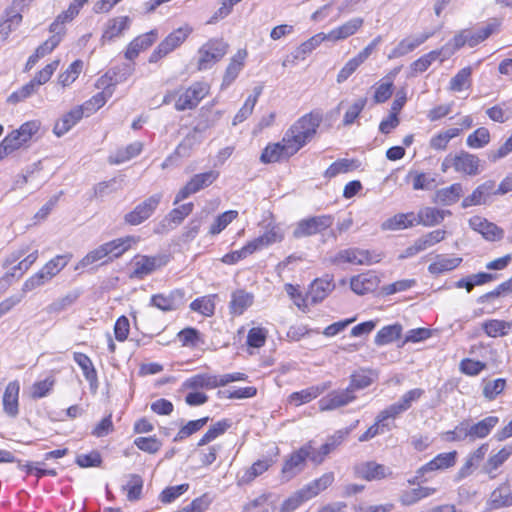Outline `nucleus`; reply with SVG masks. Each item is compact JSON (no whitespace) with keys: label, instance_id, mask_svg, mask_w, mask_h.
I'll return each mask as SVG.
<instances>
[{"label":"nucleus","instance_id":"nucleus-1","mask_svg":"<svg viewBox=\"0 0 512 512\" xmlns=\"http://www.w3.org/2000/svg\"><path fill=\"white\" fill-rule=\"evenodd\" d=\"M248 376L242 372H233L223 375L198 373L185 379L181 390L186 391L185 403L188 406H201L209 397L203 390H213L224 387L232 382L246 381Z\"/></svg>","mask_w":512,"mask_h":512},{"label":"nucleus","instance_id":"nucleus-2","mask_svg":"<svg viewBox=\"0 0 512 512\" xmlns=\"http://www.w3.org/2000/svg\"><path fill=\"white\" fill-rule=\"evenodd\" d=\"M321 120V114L309 113L290 127L284 135V142L290 144V152L296 153L314 137Z\"/></svg>","mask_w":512,"mask_h":512},{"label":"nucleus","instance_id":"nucleus-3","mask_svg":"<svg viewBox=\"0 0 512 512\" xmlns=\"http://www.w3.org/2000/svg\"><path fill=\"white\" fill-rule=\"evenodd\" d=\"M321 120V114L309 113L290 127L284 135V142L290 144V152L296 153L314 137Z\"/></svg>","mask_w":512,"mask_h":512},{"label":"nucleus","instance_id":"nucleus-4","mask_svg":"<svg viewBox=\"0 0 512 512\" xmlns=\"http://www.w3.org/2000/svg\"><path fill=\"white\" fill-rule=\"evenodd\" d=\"M27 252L28 248H21L6 257L3 266L7 271L0 280L2 285H12L13 281L19 279L38 259V250L24 257Z\"/></svg>","mask_w":512,"mask_h":512},{"label":"nucleus","instance_id":"nucleus-5","mask_svg":"<svg viewBox=\"0 0 512 512\" xmlns=\"http://www.w3.org/2000/svg\"><path fill=\"white\" fill-rule=\"evenodd\" d=\"M228 44L222 39H210L198 50L197 69L204 71L210 69L215 63L220 61L227 53Z\"/></svg>","mask_w":512,"mask_h":512},{"label":"nucleus","instance_id":"nucleus-6","mask_svg":"<svg viewBox=\"0 0 512 512\" xmlns=\"http://www.w3.org/2000/svg\"><path fill=\"white\" fill-rule=\"evenodd\" d=\"M458 452L456 450L437 454L430 461L419 467L413 480H408L410 484L417 481H424L427 473L435 471H443L455 466L457 462Z\"/></svg>","mask_w":512,"mask_h":512},{"label":"nucleus","instance_id":"nucleus-7","mask_svg":"<svg viewBox=\"0 0 512 512\" xmlns=\"http://www.w3.org/2000/svg\"><path fill=\"white\" fill-rule=\"evenodd\" d=\"M163 198V193H155L135 206V208L124 215V222L131 226H137L149 219Z\"/></svg>","mask_w":512,"mask_h":512},{"label":"nucleus","instance_id":"nucleus-8","mask_svg":"<svg viewBox=\"0 0 512 512\" xmlns=\"http://www.w3.org/2000/svg\"><path fill=\"white\" fill-rule=\"evenodd\" d=\"M342 442V437L332 436L319 448L315 447L313 440L307 441L301 447V453L305 456L307 461H310L314 465H320L324 462L326 457L333 452Z\"/></svg>","mask_w":512,"mask_h":512},{"label":"nucleus","instance_id":"nucleus-9","mask_svg":"<svg viewBox=\"0 0 512 512\" xmlns=\"http://www.w3.org/2000/svg\"><path fill=\"white\" fill-rule=\"evenodd\" d=\"M219 176V173L210 170L204 173L194 175L184 187H182L175 196L173 205H177L190 195L197 193L205 187L210 186Z\"/></svg>","mask_w":512,"mask_h":512},{"label":"nucleus","instance_id":"nucleus-10","mask_svg":"<svg viewBox=\"0 0 512 512\" xmlns=\"http://www.w3.org/2000/svg\"><path fill=\"white\" fill-rule=\"evenodd\" d=\"M512 457V444L507 443L503 445L497 451H493L489 454L485 461L482 471L490 479H495L499 473L501 467Z\"/></svg>","mask_w":512,"mask_h":512},{"label":"nucleus","instance_id":"nucleus-11","mask_svg":"<svg viewBox=\"0 0 512 512\" xmlns=\"http://www.w3.org/2000/svg\"><path fill=\"white\" fill-rule=\"evenodd\" d=\"M416 285L415 279H406L380 286V279L374 271L354 275V288H410Z\"/></svg>","mask_w":512,"mask_h":512},{"label":"nucleus","instance_id":"nucleus-12","mask_svg":"<svg viewBox=\"0 0 512 512\" xmlns=\"http://www.w3.org/2000/svg\"><path fill=\"white\" fill-rule=\"evenodd\" d=\"M332 225V218L329 215L314 216L301 220L295 228V238L311 236L322 232Z\"/></svg>","mask_w":512,"mask_h":512},{"label":"nucleus","instance_id":"nucleus-13","mask_svg":"<svg viewBox=\"0 0 512 512\" xmlns=\"http://www.w3.org/2000/svg\"><path fill=\"white\" fill-rule=\"evenodd\" d=\"M207 93L208 86L206 84L201 82L194 83L179 95L175 103V109L177 111L193 109L206 96Z\"/></svg>","mask_w":512,"mask_h":512},{"label":"nucleus","instance_id":"nucleus-14","mask_svg":"<svg viewBox=\"0 0 512 512\" xmlns=\"http://www.w3.org/2000/svg\"><path fill=\"white\" fill-rule=\"evenodd\" d=\"M469 226L490 242L500 241L504 237V230L495 223L481 216H473L469 219Z\"/></svg>","mask_w":512,"mask_h":512},{"label":"nucleus","instance_id":"nucleus-15","mask_svg":"<svg viewBox=\"0 0 512 512\" xmlns=\"http://www.w3.org/2000/svg\"><path fill=\"white\" fill-rule=\"evenodd\" d=\"M166 263L167 257L164 255L140 256L136 258L133 263V272L131 273V277L141 279L166 265Z\"/></svg>","mask_w":512,"mask_h":512},{"label":"nucleus","instance_id":"nucleus-16","mask_svg":"<svg viewBox=\"0 0 512 512\" xmlns=\"http://www.w3.org/2000/svg\"><path fill=\"white\" fill-rule=\"evenodd\" d=\"M20 383L18 380L10 381L3 392L2 407L4 413L10 418L19 415Z\"/></svg>","mask_w":512,"mask_h":512},{"label":"nucleus","instance_id":"nucleus-17","mask_svg":"<svg viewBox=\"0 0 512 512\" xmlns=\"http://www.w3.org/2000/svg\"><path fill=\"white\" fill-rule=\"evenodd\" d=\"M494 180H487L474 189L471 195L462 200L461 206L466 209L471 206L486 204L491 195H497Z\"/></svg>","mask_w":512,"mask_h":512},{"label":"nucleus","instance_id":"nucleus-18","mask_svg":"<svg viewBox=\"0 0 512 512\" xmlns=\"http://www.w3.org/2000/svg\"><path fill=\"white\" fill-rule=\"evenodd\" d=\"M512 506V475L499 484L491 493L489 507L500 509Z\"/></svg>","mask_w":512,"mask_h":512},{"label":"nucleus","instance_id":"nucleus-19","mask_svg":"<svg viewBox=\"0 0 512 512\" xmlns=\"http://www.w3.org/2000/svg\"><path fill=\"white\" fill-rule=\"evenodd\" d=\"M183 294L179 290H165L151 297V304L162 311L176 310L182 303Z\"/></svg>","mask_w":512,"mask_h":512},{"label":"nucleus","instance_id":"nucleus-20","mask_svg":"<svg viewBox=\"0 0 512 512\" xmlns=\"http://www.w3.org/2000/svg\"><path fill=\"white\" fill-rule=\"evenodd\" d=\"M390 474L391 472L387 467L375 461L361 463L355 470L356 477L366 481L382 480Z\"/></svg>","mask_w":512,"mask_h":512},{"label":"nucleus","instance_id":"nucleus-21","mask_svg":"<svg viewBox=\"0 0 512 512\" xmlns=\"http://www.w3.org/2000/svg\"><path fill=\"white\" fill-rule=\"evenodd\" d=\"M330 387L329 383H323L319 385H313L302 389L300 391L292 392L287 401L289 404L294 405L296 407L310 403L311 401L318 398L321 394H323Z\"/></svg>","mask_w":512,"mask_h":512},{"label":"nucleus","instance_id":"nucleus-22","mask_svg":"<svg viewBox=\"0 0 512 512\" xmlns=\"http://www.w3.org/2000/svg\"><path fill=\"white\" fill-rule=\"evenodd\" d=\"M274 462L271 457L256 460L243 471L241 476H238L237 484L244 486L252 483L257 477L267 472L274 465Z\"/></svg>","mask_w":512,"mask_h":512},{"label":"nucleus","instance_id":"nucleus-23","mask_svg":"<svg viewBox=\"0 0 512 512\" xmlns=\"http://www.w3.org/2000/svg\"><path fill=\"white\" fill-rule=\"evenodd\" d=\"M323 292L325 290H290L289 295L300 310L306 311L325 297Z\"/></svg>","mask_w":512,"mask_h":512},{"label":"nucleus","instance_id":"nucleus-24","mask_svg":"<svg viewBox=\"0 0 512 512\" xmlns=\"http://www.w3.org/2000/svg\"><path fill=\"white\" fill-rule=\"evenodd\" d=\"M488 448V443H482L467 455L464 464L460 467L458 471L459 479H463L470 476L472 472L477 467H479V465L483 462L487 454Z\"/></svg>","mask_w":512,"mask_h":512},{"label":"nucleus","instance_id":"nucleus-25","mask_svg":"<svg viewBox=\"0 0 512 512\" xmlns=\"http://www.w3.org/2000/svg\"><path fill=\"white\" fill-rule=\"evenodd\" d=\"M454 169L456 172L469 176L479 174L480 159L471 153L461 151L454 155Z\"/></svg>","mask_w":512,"mask_h":512},{"label":"nucleus","instance_id":"nucleus-26","mask_svg":"<svg viewBox=\"0 0 512 512\" xmlns=\"http://www.w3.org/2000/svg\"><path fill=\"white\" fill-rule=\"evenodd\" d=\"M334 482V474L332 472H326L320 477L310 481L304 485L300 491L304 495L307 501L317 497Z\"/></svg>","mask_w":512,"mask_h":512},{"label":"nucleus","instance_id":"nucleus-27","mask_svg":"<svg viewBox=\"0 0 512 512\" xmlns=\"http://www.w3.org/2000/svg\"><path fill=\"white\" fill-rule=\"evenodd\" d=\"M294 154L295 152H290V144L284 142L283 138L281 142L267 145L261 154L260 160L263 163H274Z\"/></svg>","mask_w":512,"mask_h":512},{"label":"nucleus","instance_id":"nucleus-28","mask_svg":"<svg viewBox=\"0 0 512 512\" xmlns=\"http://www.w3.org/2000/svg\"><path fill=\"white\" fill-rule=\"evenodd\" d=\"M351 400L352 395L349 388H347L345 390H335L328 393L319 400L318 404L321 411H329L347 405Z\"/></svg>","mask_w":512,"mask_h":512},{"label":"nucleus","instance_id":"nucleus-29","mask_svg":"<svg viewBox=\"0 0 512 512\" xmlns=\"http://www.w3.org/2000/svg\"><path fill=\"white\" fill-rule=\"evenodd\" d=\"M498 416H487L472 425L468 424V435L470 440L484 439L488 437L492 430L499 424Z\"/></svg>","mask_w":512,"mask_h":512},{"label":"nucleus","instance_id":"nucleus-30","mask_svg":"<svg viewBox=\"0 0 512 512\" xmlns=\"http://www.w3.org/2000/svg\"><path fill=\"white\" fill-rule=\"evenodd\" d=\"M433 33L427 32L422 33L415 37H409L401 40L398 45L391 51V53L388 55L389 59L393 58H399L402 57L413 50H415L417 47L425 43Z\"/></svg>","mask_w":512,"mask_h":512},{"label":"nucleus","instance_id":"nucleus-31","mask_svg":"<svg viewBox=\"0 0 512 512\" xmlns=\"http://www.w3.org/2000/svg\"><path fill=\"white\" fill-rule=\"evenodd\" d=\"M306 462L307 459L303 453H301V449L298 448L290 453L284 460L281 468V474L287 479H291L304 469Z\"/></svg>","mask_w":512,"mask_h":512},{"label":"nucleus","instance_id":"nucleus-32","mask_svg":"<svg viewBox=\"0 0 512 512\" xmlns=\"http://www.w3.org/2000/svg\"><path fill=\"white\" fill-rule=\"evenodd\" d=\"M446 215H451L449 210H441L435 207H424L416 215V225L432 227L440 224Z\"/></svg>","mask_w":512,"mask_h":512},{"label":"nucleus","instance_id":"nucleus-33","mask_svg":"<svg viewBox=\"0 0 512 512\" xmlns=\"http://www.w3.org/2000/svg\"><path fill=\"white\" fill-rule=\"evenodd\" d=\"M156 38H157L156 30H151L148 33H145V34H142V35L136 37L128 45L127 50L125 52V57L128 60L135 59L142 50H145L148 47H150L155 42Z\"/></svg>","mask_w":512,"mask_h":512},{"label":"nucleus","instance_id":"nucleus-34","mask_svg":"<svg viewBox=\"0 0 512 512\" xmlns=\"http://www.w3.org/2000/svg\"><path fill=\"white\" fill-rule=\"evenodd\" d=\"M232 425V421L229 418H223L216 421L198 440L197 447L200 448L213 442L218 437L224 435L232 427Z\"/></svg>","mask_w":512,"mask_h":512},{"label":"nucleus","instance_id":"nucleus-35","mask_svg":"<svg viewBox=\"0 0 512 512\" xmlns=\"http://www.w3.org/2000/svg\"><path fill=\"white\" fill-rule=\"evenodd\" d=\"M56 385V377L53 373L45 378L35 381L29 389V397L32 400H38L48 397L52 394Z\"/></svg>","mask_w":512,"mask_h":512},{"label":"nucleus","instance_id":"nucleus-36","mask_svg":"<svg viewBox=\"0 0 512 512\" xmlns=\"http://www.w3.org/2000/svg\"><path fill=\"white\" fill-rule=\"evenodd\" d=\"M22 22V15L15 7L5 10L3 20L0 22V40L6 41L12 31H14Z\"/></svg>","mask_w":512,"mask_h":512},{"label":"nucleus","instance_id":"nucleus-37","mask_svg":"<svg viewBox=\"0 0 512 512\" xmlns=\"http://www.w3.org/2000/svg\"><path fill=\"white\" fill-rule=\"evenodd\" d=\"M130 19L128 16H120L110 19L107 22L106 29L104 30L101 42L104 44L106 41H112L116 37L123 34L125 30L129 28Z\"/></svg>","mask_w":512,"mask_h":512},{"label":"nucleus","instance_id":"nucleus-38","mask_svg":"<svg viewBox=\"0 0 512 512\" xmlns=\"http://www.w3.org/2000/svg\"><path fill=\"white\" fill-rule=\"evenodd\" d=\"M254 297L245 290H236L232 293L229 305L230 314L233 316L242 315L252 304Z\"/></svg>","mask_w":512,"mask_h":512},{"label":"nucleus","instance_id":"nucleus-39","mask_svg":"<svg viewBox=\"0 0 512 512\" xmlns=\"http://www.w3.org/2000/svg\"><path fill=\"white\" fill-rule=\"evenodd\" d=\"M144 479L139 474H129L126 483L122 486V491L130 502L139 501L143 496Z\"/></svg>","mask_w":512,"mask_h":512},{"label":"nucleus","instance_id":"nucleus-40","mask_svg":"<svg viewBox=\"0 0 512 512\" xmlns=\"http://www.w3.org/2000/svg\"><path fill=\"white\" fill-rule=\"evenodd\" d=\"M111 261L106 249L105 244L98 246L97 248L88 252L76 265L75 270L83 269L88 266L102 265Z\"/></svg>","mask_w":512,"mask_h":512},{"label":"nucleus","instance_id":"nucleus-41","mask_svg":"<svg viewBox=\"0 0 512 512\" xmlns=\"http://www.w3.org/2000/svg\"><path fill=\"white\" fill-rule=\"evenodd\" d=\"M500 27V21L496 18L490 19L485 25L476 31L469 30V47H475L488 39Z\"/></svg>","mask_w":512,"mask_h":512},{"label":"nucleus","instance_id":"nucleus-42","mask_svg":"<svg viewBox=\"0 0 512 512\" xmlns=\"http://www.w3.org/2000/svg\"><path fill=\"white\" fill-rule=\"evenodd\" d=\"M138 240L139 239L134 236H125L104 243L110 260L112 261L113 259L122 256L132 247L133 244H136Z\"/></svg>","mask_w":512,"mask_h":512},{"label":"nucleus","instance_id":"nucleus-43","mask_svg":"<svg viewBox=\"0 0 512 512\" xmlns=\"http://www.w3.org/2000/svg\"><path fill=\"white\" fill-rule=\"evenodd\" d=\"M416 215L413 212L398 213L385 220L381 227L383 230H403L416 225Z\"/></svg>","mask_w":512,"mask_h":512},{"label":"nucleus","instance_id":"nucleus-44","mask_svg":"<svg viewBox=\"0 0 512 512\" xmlns=\"http://www.w3.org/2000/svg\"><path fill=\"white\" fill-rule=\"evenodd\" d=\"M484 333L491 338L506 336L512 329V322L500 319H489L481 324Z\"/></svg>","mask_w":512,"mask_h":512},{"label":"nucleus","instance_id":"nucleus-45","mask_svg":"<svg viewBox=\"0 0 512 512\" xmlns=\"http://www.w3.org/2000/svg\"><path fill=\"white\" fill-rule=\"evenodd\" d=\"M462 262L461 257H451L448 255H437L435 260L428 266L431 274H441L457 268Z\"/></svg>","mask_w":512,"mask_h":512},{"label":"nucleus","instance_id":"nucleus-46","mask_svg":"<svg viewBox=\"0 0 512 512\" xmlns=\"http://www.w3.org/2000/svg\"><path fill=\"white\" fill-rule=\"evenodd\" d=\"M192 31V27L188 24H185L171 32L160 44L167 50L168 53H170L179 47L192 33Z\"/></svg>","mask_w":512,"mask_h":512},{"label":"nucleus","instance_id":"nucleus-47","mask_svg":"<svg viewBox=\"0 0 512 512\" xmlns=\"http://www.w3.org/2000/svg\"><path fill=\"white\" fill-rule=\"evenodd\" d=\"M437 492V488L428 486H419L401 494L400 502L405 506L413 505L422 499L428 498Z\"/></svg>","mask_w":512,"mask_h":512},{"label":"nucleus","instance_id":"nucleus-48","mask_svg":"<svg viewBox=\"0 0 512 512\" xmlns=\"http://www.w3.org/2000/svg\"><path fill=\"white\" fill-rule=\"evenodd\" d=\"M83 118V111L80 108H74L65 114L59 121L56 122L53 132L58 136L67 133L74 125H76Z\"/></svg>","mask_w":512,"mask_h":512},{"label":"nucleus","instance_id":"nucleus-49","mask_svg":"<svg viewBox=\"0 0 512 512\" xmlns=\"http://www.w3.org/2000/svg\"><path fill=\"white\" fill-rule=\"evenodd\" d=\"M284 237L282 229L277 226H271L263 235L251 240L255 251L261 250L269 245L282 241Z\"/></svg>","mask_w":512,"mask_h":512},{"label":"nucleus","instance_id":"nucleus-50","mask_svg":"<svg viewBox=\"0 0 512 512\" xmlns=\"http://www.w3.org/2000/svg\"><path fill=\"white\" fill-rule=\"evenodd\" d=\"M463 186L461 183H454L450 185L449 187H445L442 189H439L436 192V199L435 201L437 203H440L445 206H450L454 203H456L460 197L463 195Z\"/></svg>","mask_w":512,"mask_h":512},{"label":"nucleus","instance_id":"nucleus-51","mask_svg":"<svg viewBox=\"0 0 512 512\" xmlns=\"http://www.w3.org/2000/svg\"><path fill=\"white\" fill-rule=\"evenodd\" d=\"M402 331V325L399 323L384 326L375 335V344L378 346H384L397 341L400 339Z\"/></svg>","mask_w":512,"mask_h":512},{"label":"nucleus","instance_id":"nucleus-52","mask_svg":"<svg viewBox=\"0 0 512 512\" xmlns=\"http://www.w3.org/2000/svg\"><path fill=\"white\" fill-rule=\"evenodd\" d=\"M216 298V294L201 296L193 300L189 307L193 312H196L204 317H211L215 313Z\"/></svg>","mask_w":512,"mask_h":512},{"label":"nucleus","instance_id":"nucleus-53","mask_svg":"<svg viewBox=\"0 0 512 512\" xmlns=\"http://www.w3.org/2000/svg\"><path fill=\"white\" fill-rule=\"evenodd\" d=\"M182 347L197 348L204 344L202 333L194 327H185L176 335Z\"/></svg>","mask_w":512,"mask_h":512},{"label":"nucleus","instance_id":"nucleus-54","mask_svg":"<svg viewBox=\"0 0 512 512\" xmlns=\"http://www.w3.org/2000/svg\"><path fill=\"white\" fill-rule=\"evenodd\" d=\"M143 144L140 141H135L125 148L118 149L114 154L109 156V162L112 164H120L136 157L141 153Z\"/></svg>","mask_w":512,"mask_h":512},{"label":"nucleus","instance_id":"nucleus-55","mask_svg":"<svg viewBox=\"0 0 512 512\" xmlns=\"http://www.w3.org/2000/svg\"><path fill=\"white\" fill-rule=\"evenodd\" d=\"M498 278L497 273L479 272L468 275L456 282V288H474L478 285L488 284Z\"/></svg>","mask_w":512,"mask_h":512},{"label":"nucleus","instance_id":"nucleus-56","mask_svg":"<svg viewBox=\"0 0 512 512\" xmlns=\"http://www.w3.org/2000/svg\"><path fill=\"white\" fill-rule=\"evenodd\" d=\"M133 444L138 450L150 455L157 454L163 446L161 439L156 435L136 437Z\"/></svg>","mask_w":512,"mask_h":512},{"label":"nucleus","instance_id":"nucleus-57","mask_svg":"<svg viewBox=\"0 0 512 512\" xmlns=\"http://www.w3.org/2000/svg\"><path fill=\"white\" fill-rule=\"evenodd\" d=\"M193 209L194 204L192 202L185 203L179 207L173 208L162 221V225L165 226V222H167L168 225L177 227L184 221L187 216L192 213Z\"/></svg>","mask_w":512,"mask_h":512},{"label":"nucleus","instance_id":"nucleus-58","mask_svg":"<svg viewBox=\"0 0 512 512\" xmlns=\"http://www.w3.org/2000/svg\"><path fill=\"white\" fill-rule=\"evenodd\" d=\"M445 235H446V231L442 230V229H437V230L431 231V232L425 234L424 236L418 238L415 241L413 248L415 249V252L423 251L426 248L431 247V246L441 242L442 240H444Z\"/></svg>","mask_w":512,"mask_h":512},{"label":"nucleus","instance_id":"nucleus-59","mask_svg":"<svg viewBox=\"0 0 512 512\" xmlns=\"http://www.w3.org/2000/svg\"><path fill=\"white\" fill-rule=\"evenodd\" d=\"M507 387L505 378H497L484 383L482 395L488 401H494Z\"/></svg>","mask_w":512,"mask_h":512},{"label":"nucleus","instance_id":"nucleus-60","mask_svg":"<svg viewBox=\"0 0 512 512\" xmlns=\"http://www.w3.org/2000/svg\"><path fill=\"white\" fill-rule=\"evenodd\" d=\"M472 68L467 66L460 69L449 82V89L454 92H460L471 85Z\"/></svg>","mask_w":512,"mask_h":512},{"label":"nucleus","instance_id":"nucleus-61","mask_svg":"<svg viewBox=\"0 0 512 512\" xmlns=\"http://www.w3.org/2000/svg\"><path fill=\"white\" fill-rule=\"evenodd\" d=\"M245 55V52L243 54H241V52H238V54L231 59L229 65L226 68L222 86L230 85L237 78L239 72L243 67V59Z\"/></svg>","mask_w":512,"mask_h":512},{"label":"nucleus","instance_id":"nucleus-62","mask_svg":"<svg viewBox=\"0 0 512 512\" xmlns=\"http://www.w3.org/2000/svg\"><path fill=\"white\" fill-rule=\"evenodd\" d=\"M461 132L459 128H450L439 132L430 139V147L434 150H445L449 141L457 137Z\"/></svg>","mask_w":512,"mask_h":512},{"label":"nucleus","instance_id":"nucleus-63","mask_svg":"<svg viewBox=\"0 0 512 512\" xmlns=\"http://www.w3.org/2000/svg\"><path fill=\"white\" fill-rule=\"evenodd\" d=\"M213 502V497L209 492H205L199 497L194 498L189 504L182 507L177 512H206Z\"/></svg>","mask_w":512,"mask_h":512},{"label":"nucleus","instance_id":"nucleus-64","mask_svg":"<svg viewBox=\"0 0 512 512\" xmlns=\"http://www.w3.org/2000/svg\"><path fill=\"white\" fill-rule=\"evenodd\" d=\"M269 331L264 327H252L249 329L246 345L250 348H261L266 344L268 338Z\"/></svg>","mask_w":512,"mask_h":512}]
</instances>
